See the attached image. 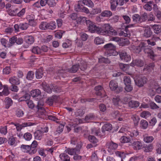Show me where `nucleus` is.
I'll use <instances>...</instances> for the list:
<instances>
[{
    "mask_svg": "<svg viewBox=\"0 0 161 161\" xmlns=\"http://www.w3.org/2000/svg\"><path fill=\"white\" fill-rule=\"evenodd\" d=\"M85 112L84 110L82 109H78L75 112V115L76 117L82 116L85 114Z\"/></svg>",
    "mask_w": 161,
    "mask_h": 161,
    "instance_id": "47",
    "label": "nucleus"
},
{
    "mask_svg": "<svg viewBox=\"0 0 161 161\" xmlns=\"http://www.w3.org/2000/svg\"><path fill=\"white\" fill-rule=\"evenodd\" d=\"M140 115L142 117L147 118L151 115V113L147 111H144Z\"/></svg>",
    "mask_w": 161,
    "mask_h": 161,
    "instance_id": "54",
    "label": "nucleus"
},
{
    "mask_svg": "<svg viewBox=\"0 0 161 161\" xmlns=\"http://www.w3.org/2000/svg\"><path fill=\"white\" fill-rule=\"evenodd\" d=\"M100 15L102 17H109L112 15V13L109 10H105L102 12Z\"/></svg>",
    "mask_w": 161,
    "mask_h": 161,
    "instance_id": "34",
    "label": "nucleus"
},
{
    "mask_svg": "<svg viewBox=\"0 0 161 161\" xmlns=\"http://www.w3.org/2000/svg\"><path fill=\"white\" fill-rule=\"evenodd\" d=\"M11 72V69L10 67L6 66L3 70V73L4 74L8 75Z\"/></svg>",
    "mask_w": 161,
    "mask_h": 161,
    "instance_id": "60",
    "label": "nucleus"
},
{
    "mask_svg": "<svg viewBox=\"0 0 161 161\" xmlns=\"http://www.w3.org/2000/svg\"><path fill=\"white\" fill-rule=\"evenodd\" d=\"M152 28L155 33L158 34L161 32V26L159 25H154Z\"/></svg>",
    "mask_w": 161,
    "mask_h": 161,
    "instance_id": "37",
    "label": "nucleus"
},
{
    "mask_svg": "<svg viewBox=\"0 0 161 161\" xmlns=\"http://www.w3.org/2000/svg\"><path fill=\"white\" fill-rule=\"evenodd\" d=\"M109 87L112 91H115L118 87V85L116 81L114 80H111L109 83Z\"/></svg>",
    "mask_w": 161,
    "mask_h": 161,
    "instance_id": "18",
    "label": "nucleus"
},
{
    "mask_svg": "<svg viewBox=\"0 0 161 161\" xmlns=\"http://www.w3.org/2000/svg\"><path fill=\"white\" fill-rule=\"evenodd\" d=\"M144 44V42H141L139 46L135 47L134 48V52L136 53H139L141 51L143 50Z\"/></svg>",
    "mask_w": 161,
    "mask_h": 161,
    "instance_id": "29",
    "label": "nucleus"
},
{
    "mask_svg": "<svg viewBox=\"0 0 161 161\" xmlns=\"http://www.w3.org/2000/svg\"><path fill=\"white\" fill-rule=\"evenodd\" d=\"M20 149L23 152L29 153L30 154H31L30 152L31 147H30V145L22 144L21 146Z\"/></svg>",
    "mask_w": 161,
    "mask_h": 161,
    "instance_id": "22",
    "label": "nucleus"
},
{
    "mask_svg": "<svg viewBox=\"0 0 161 161\" xmlns=\"http://www.w3.org/2000/svg\"><path fill=\"white\" fill-rule=\"evenodd\" d=\"M42 86L43 90L48 93H51L53 89V85L50 84V85L45 82L42 83Z\"/></svg>",
    "mask_w": 161,
    "mask_h": 161,
    "instance_id": "14",
    "label": "nucleus"
},
{
    "mask_svg": "<svg viewBox=\"0 0 161 161\" xmlns=\"http://www.w3.org/2000/svg\"><path fill=\"white\" fill-rule=\"evenodd\" d=\"M41 92L38 89L32 90L30 92L31 96L37 100H39L41 99Z\"/></svg>",
    "mask_w": 161,
    "mask_h": 161,
    "instance_id": "8",
    "label": "nucleus"
},
{
    "mask_svg": "<svg viewBox=\"0 0 161 161\" xmlns=\"http://www.w3.org/2000/svg\"><path fill=\"white\" fill-rule=\"evenodd\" d=\"M91 134L92 135L100 136H103V133L100 134L99 128L95 127L91 129Z\"/></svg>",
    "mask_w": 161,
    "mask_h": 161,
    "instance_id": "31",
    "label": "nucleus"
},
{
    "mask_svg": "<svg viewBox=\"0 0 161 161\" xmlns=\"http://www.w3.org/2000/svg\"><path fill=\"white\" fill-rule=\"evenodd\" d=\"M34 124L33 123L31 122H28L23 123L21 125H19V124L15 125L16 126L17 130L19 131H20L23 127L31 126Z\"/></svg>",
    "mask_w": 161,
    "mask_h": 161,
    "instance_id": "15",
    "label": "nucleus"
},
{
    "mask_svg": "<svg viewBox=\"0 0 161 161\" xmlns=\"http://www.w3.org/2000/svg\"><path fill=\"white\" fill-rule=\"evenodd\" d=\"M120 141L122 143H132L130 138L128 136H123L120 139Z\"/></svg>",
    "mask_w": 161,
    "mask_h": 161,
    "instance_id": "41",
    "label": "nucleus"
},
{
    "mask_svg": "<svg viewBox=\"0 0 161 161\" xmlns=\"http://www.w3.org/2000/svg\"><path fill=\"white\" fill-rule=\"evenodd\" d=\"M56 27V24L54 21H51L49 22H42L39 25V27L42 30L47 29L53 30Z\"/></svg>",
    "mask_w": 161,
    "mask_h": 161,
    "instance_id": "2",
    "label": "nucleus"
},
{
    "mask_svg": "<svg viewBox=\"0 0 161 161\" xmlns=\"http://www.w3.org/2000/svg\"><path fill=\"white\" fill-rule=\"evenodd\" d=\"M24 114L23 111L21 109H18L16 111V115L18 117H22Z\"/></svg>",
    "mask_w": 161,
    "mask_h": 161,
    "instance_id": "62",
    "label": "nucleus"
},
{
    "mask_svg": "<svg viewBox=\"0 0 161 161\" xmlns=\"http://www.w3.org/2000/svg\"><path fill=\"white\" fill-rule=\"evenodd\" d=\"M133 21L136 23H140V15L138 14H134L132 17Z\"/></svg>",
    "mask_w": 161,
    "mask_h": 161,
    "instance_id": "52",
    "label": "nucleus"
},
{
    "mask_svg": "<svg viewBox=\"0 0 161 161\" xmlns=\"http://www.w3.org/2000/svg\"><path fill=\"white\" fill-rule=\"evenodd\" d=\"M81 147V145L80 144H78L75 148H68L67 149V152L70 155H73L74 154H78L80 153V149Z\"/></svg>",
    "mask_w": 161,
    "mask_h": 161,
    "instance_id": "7",
    "label": "nucleus"
},
{
    "mask_svg": "<svg viewBox=\"0 0 161 161\" xmlns=\"http://www.w3.org/2000/svg\"><path fill=\"white\" fill-rule=\"evenodd\" d=\"M132 64L134 66H136L138 67H142L144 65V62L140 59H136L133 61Z\"/></svg>",
    "mask_w": 161,
    "mask_h": 161,
    "instance_id": "27",
    "label": "nucleus"
},
{
    "mask_svg": "<svg viewBox=\"0 0 161 161\" xmlns=\"http://www.w3.org/2000/svg\"><path fill=\"white\" fill-rule=\"evenodd\" d=\"M112 128V125L109 123L105 124L102 127V130L103 135H105V132L106 131H109Z\"/></svg>",
    "mask_w": 161,
    "mask_h": 161,
    "instance_id": "17",
    "label": "nucleus"
},
{
    "mask_svg": "<svg viewBox=\"0 0 161 161\" xmlns=\"http://www.w3.org/2000/svg\"><path fill=\"white\" fill-rule=\"evenodd\" d=\"M95 115L92 114H90L86 115L85 119V121L87 122L93 120L95 118Z\"/></svg>",
    "mask_w": 161,
    "mask_h": 161,
    "instance_id": "44",
    "label": "nucleus"
},
{
    "mask_svg": "<svg viewBox=\"0 0 161 161\" xmlns=\"http://www.w3.org/2000/svg\"><path fill=\"white\" fill-rule=\"evenodd\" d=\"M111 9L112 11H115L117 5H118L116 0H110Z\"/></svg>",
    "mask_w": 161,
    "mask_h": 161,
    "instance_id": "36",
    "label": "nucleus"
},
{
    "mask_svg": "<svg viewBox=\"0 0 161 161\" xmlns=\"http://www.w3.org/2000/svg\"><path fill=\"white\" fill-rule=\"evenodd\" d=\"M155 66L154 63H151L149 64L148 65H145L143 69V71H146L149 72L151 71Z\"/></svg>",
    "mask_w": 161,
    "mask_h": 161,
    "instance_id": "33",
    "label": "nucleus"
},
{
    "mask_svg": "<svg viewBox=\"0 0 161 161\" xmlns=\"http://www.w3.org/2000/svg\"><path fill=\"white\" fill-rule=\"evenodd\" d=\"M80 69L82 71H84L87 68V65L85 62L83 61L82 62L80 65H79Z\"/></svg>",
    "mask_w": 161,
    "mask_h": 161,
    "instance_id": "57",
    "label": "nucleus"
},
{
    "mask_svg": "<svg viewBox=\"0 0 161 161\" xmlns=\"http://www.w3.org/2000/svg\"><path fill=\"white\" fill-rule=\"evenodd\" d=\"M129 106L131 108H135L139 106L140 103L137 101L131 100L128 103Z\"/></svg>",
    "mask_w": 161,
    "mask_h": 161,
    "instance_id": "24",
    "label": "nucleus"
},
{
    "mask_svg": "<svg viewBox=\"0 0 161 161\" xmlns=\"http://www.w3.org/2000/svg\"><path fill=\"white\" fill-rule=\"evenodd\" d=\"M3 88L4 89L2 93L5 96H7L9 94L8 87L7 85H4Z\"/></svg>",
    "mask_w": 161,
    "mask_h": 161,
    "instance_id": "64",
    "label": "nucleus"
},
{
    "mask_svg": "<svg viewBox=\"0 0 161 161\" xmlns=\"http://www.w3.org/2000/svg\"><path fill=\"white\" fill-rule=\"evenodd\" d=\"M131 143L133 148L135 150H139L142 148L143 145L142 143L140 141L134 142Z\"/></svg>",
    "mask_w": 161,
    "mask_h": 161,
    "instance_id": "16",
    "label": "nucleus"
},
{
    "mask_svg": "<svg viewBox=\"0 0 161 161\" xmlns=\"http://www.w3.org/2000/svg\"><path fill=\"white\" fill-rule=\"evenodd\" d=\"M59 158L61 161H71L70 157L66 153H61L59 155Z\"/></svg>",
    "mask_w": 161,
    "mask_h": 161,
    "instance_id": "28",
    "label": "nucleus"
},
{
    "mask_svg": "<svg viewBox=\"0 0 161 161\" xmlns=\"http://www.w3.org/2000/svg\"><path fill=\"white\" fill-rule=\"evenodd\" d=\"M31 51L32 53L37 54H39L42 53L41 48L38 46L33 47L31 50Z\"/></svg>",
    "mask_w": 161,
    "mask_h": 161,
    "instance_id": "38",
    "label": "nucleus"
},
{
    "mask_svg": "<svg viewBox=\"0 0 161 161\" xmlns=\"http://www.w3.org/2000/svg\"><path fill=\"white\" fill-rule=\"evenodd\" d=\"M143 151L146 153L150 152L153 150V147L152 144H149V145L144 144L142 147Z\"/></svg>",
    "mask_w": 161,
    "mask_h": 161,
    "instance_id": "21",
    "label": "nucleus"
},
{
    "mask_svg": "<svg viewBox=\"0 0 161 161\" xmlns=\"http://www.w3.org/2000/svg\"><path fill=\"white\" fill-rule=\"evenodd\" d=\"M154 140L153 137L152 136L145 135L143 136V141L146 143L151 142Z\"/></svg>",
    "mask_w": 161,
    "mask_h": 161,
    "instance_id": "32",
    "label": "nucleus"
},
{
    "mask_svg": "<svg viewBox=\"0 0 161 161\" xmlns=\"http://www.w3.org/2000/svg\"><path fill=\"white\" fill-rule=\"evenodd\" d=\"M101 12V9L100 8H96L93 9L91 11V14L93 15H95L98 13H100Z\"/></svg>",
    "mask_w": 161,
    "mask_h": 161,
    "instance_id": "59",
    "label": "nucleus"
},
{
    "mask_svg": "<svg viewBox=\"0 0 161 161\" xmlns=\"http://www.w3.org/2000/svg\"><path fill=\"white\" fill-rule=\"evenodd\" d=\"M110 28V25L109 24H105L101 27H98L97 30V33L102 35H107L108 29Z\"/></svg>",
    "mask_w": 161,
    "mask_h": 161,
    "instance_id": "3",
    "label": "nucleus"
},
{
    "mask_svg": "<svg viewBox=\"0 0 161 161\" xmlns=\"http://www.w3.org/2000/svg\"><path fill=\"white\" fill-rule=\"evenodd\" d=\"M37 145V143L36 141H34L31 144L30 147H31V151L30 153L31 154L35 153L37 149L36 147Z\"/></svg>",
    "mask_w": 161,
    "mask_h": 161,
    "instance_id": "23",
    "label": "nucleus"
},
{
    "mask_svg": "<svg viewBox=\"0 0 161 161\" xmlns=\"http://www.w3.org/2000/svg\"><path fill=\"white\" fill-rule=\"evenodd\" d=\"M20 29L23 30H26L29 27L28 24L26 23H21L19 24Z\"/></svg>",
    "mask_w": 161,
    "mask_h": 161,
    "instance_id": "55",
    "label": "nucleus"
},
{
    "mask_svg": "<svg viewBox=\"0 0 161 161\" xmlns=\"http://www.w3.org/2000/svg\"><path fill=\"white\" fill-rule=\"evenodd\" d=\"M148 19V16L146 13H144L140 16V23L142 22H144Z\"/></svg>",
    "mask_w": 161,
    "mask_h": 161,
    "instance_id": "39",
    "label": "nucleus"
},
{
    "mask_svg": "<svg viewBox=\"0 0 161 161\" xmlns=\"http://www.w3.org/2000/svg\"><path fill=\"white\" fill-rule=\"evenodd\" d=\"M24 137L25 140L30 141L32 138V135L30 133L27 132L24 135Z\"/></svg>",
    "mask_w": 161,
    "mask_h": 161,
    "instance_id": "63",
    "label": "nucleus"
},
{
    "mask_svg": "<svg viewBox=\"0 0 161 161\" xmlns=\"http://www.w3.org/2000/svg\"><path fill=\"white\" fill-rule=\"evenodd\" d=\"M64 32L63 31H59L55 34V37L58 39H61L63 33Z\"/></svg>",
    "mask_w": 161,
    "mask_h": 161,
    "instance_id": "61",
    "label": "nucleus"
},
{
    "mask_svg": "<svg viewBox=\"0 0 161 161\" xmlns=\"http://www.w3.org/2000/svg\"><path fill=\"white\" fill-rule=\"evenodd\" d=\"M147 79L145 77L142 78L138 77L134 79L135 84L139 87H142L146 83Z\"/></svg>",
    "mask_w": 161,
    "mask_h": 161,
    "instance_id": "10",
    "label": "nucleus"
},
{
    "mask_svg": "<svg viewBox=\"0 0 161 161\" xmlns=\"http://www.w3.org/2000/svg\"><path fill=\"white\" fill-rule=\"evenodd\" d=\"M9 81L12 85H19L20 83V80L15 77L10 78Z\"/></svg>",
    "mask_w": 161,
    "mask_h": 161,
    "instance_id": "30",
    "label": "nucleus"
},
{
    "mask_svg": "<svg viewBox=\"0 0 161 161\" xmlns=\"http://www.w3.org/2000/svg\"><path fill=\"white\" fill-rule=\"evenodd\" d=\"M25 41L28 45H30L33 43L34 41V37L32 36H26L25 37Z\"/></svg>",
    "mask_w": 161,
    "mask_h": 161,
    "instance_id": "25",
    "label": "nucleus"
},
{
    "mask_svg": "<svg viewBox=\"0 0 161 161\" xmlns=\"http://www.w3.org/2000/svg\"><path fill=\"white\" fill-rule=\"evenodd\" d=\"M94 42L97 45L100 44L104 42V40L98 37H96L94 39Z\"/></svg>",
    "mask_w": 161,
    "mask_h": 161,
    "instance_id": "56",
    "label": "nucleus"
},
{
    "mask_svg": "<svg viewBox=\"0 0 161 161\" xmlns=\"http://www.w3.org/2000/svg\"><path fill=\"white\" fill-rule=\"evenodd\" d=\"M106 147L108 149V150L109 152L112 150H115L118 147L117 144L111 141L107 142L106 144Z\"/></svg>",
    "mask_w": 161,
    "mask_h": 161,
    "instance_id": "9",
    "label": "nucleus"
},
{
    "mask_svg": "<svg viewBox=\"0 0 161 161\" xmlns=\"http://www.w3.org/2000/svg\"><path fill=\"white\" fill-rule=\"evenodd\" d=\"M8 144L10 146L16 145V138L13 136L10 137L8 141Z\"/></svg>",
    "mask_w": 161,
    "mask_h": 161,
    "instance_id": "42",
    "label": "nucleus"
},
{
    "mask_svg": "<svg viewBox=\"0 0 161 161\" xmlns=\"http://www.w3.org/2000/svg\"><path fill=\"white\" fill-rule=\"evenodd\" d=\"M88 138L90 142L93 143L95 144L98 142V140L94 136L89 135Z\"/></svg>",
    "mask_w": 161,
    "mask_h": 161,
    "instance_id": "48",
    "label": "nucleus"
},
{
    "mask_svg": "<svg viewBox=\"0 0 161 161\" xmlns=\"http://www.w3.org/2000/svg\"><path fill=\"white\" fill-rule=\"evenodd\" d=\"M95 90L96 91V93L97 95L101 96L104 92L103 88L101 86H96L95 88Z\"/></svg>",
    "mask_w": 161,
    "mask_h": 161,
    "instance_id": "26",
    "label": "nucleus"
},
{
    "mask_svg": "<svg viewBox=\"0 0 161 161\" xmlns=\"http://www.w3.org/2000/svg\"><path fill=\"white\" fill-rule=\"evenodd\" d=\"M113 103L115 106H118L120 102V98L119 96H115L112 99Z\"/></svg>",
    "mask_w": 161,
    "mask_h": 161,
    "instance_id": "46",
    "label": "nucleus"
},
{
    "mask_svg": "<svg viewBox=\"0 0 161 161\" xmlns=\"http://www.w3.org/2000/svg\"><path fill=\"white\" fill-rule=\"evenodd\" d=\"M118 53L121 60L126 62H128L130 60L131 57L130 55L128 54L125 50H120Z\"/></svg>",
    "mask_w": 161,
    "mask_h": 161,
    "instance_id": "5",
    "label": "nucleus"
},
{
    "mask_svg": "<svg viewBox=\"0 0 161 161\" xmlns=\"http://www.w3.org/2000/svg\"><path fill=\"white\" fill-rule=\"evenodd\" d=\"M58 96L56 95H53L49 97L47 100L46 103L50 106H52L54 103H56L58 101Z\"/></svg>",
    "mask_w": 161,
    "mask_h": 161,
    "instance_id": "13",
    "label": "nucleus"
},
{
    "mask_svg": "<svg viewBox=\"0 0 161 161\" xmlns=\"http://www.w3.org/2000/svg\"><path fill=\"white\" fill-rule=\"evenodd\" d=\"M104 48L105 49V54L107 57L115 56L118 54V52L115 50L116 46L111 43L105 45Z\"/></svg>",
    "mask_w": 161,
    "mask_h": 161,
    "instance_id": "1",
    "label": "nucleus"
},
{
    "mask_svg": "<svg viewBox=\"0 0 161 161\" xmlns=\"http://www.w3.org/2000/svg\"><path fill=\"white\" fill-rule=\"evenodd\" d=\"M79 65L76 64L73 65L70 68L59 69L57 71V73L59 74H62L67 72H69L71 73L76 72L79 68Z\"/></svg>",
    "mask_w": 161,
    "mask_h": 161,
    "instance_id": "4",
    "label": "nucleus"
},
{
    "mask_svg": "<svg viewBox=\"0 0 161 161\" xmlns=\"http://www.w3.org/2000/svg\"><path fill=\"white\" fill-rule=\"evenodd\" d=\"M108 32H109V33H108L107 34V36H115L117 34V33L116 31L115 30L111 25L110 29H108Z\"/></svg>",
    "mask_w": 161,
    "mask_h": 161,
    "instance_id": "45",
    "label": "nucleus"
},
{
    "mask_svg": "<svg viewBox=\"0 0 161 161\" xmlns=\"http://www.w3.org/2000/svg\"><path fill=\"white\" fill-rule=\"evenodd\" d=\"M36 76L37 79H40L43 76V71L42 69H39L36 71Z\"/></svg>",
    "mask_w": 161,
    "mask_h": 161,
    "instance_id": "40",
    "label": "nucleus"
},
{
    "mask_svg": "<svg viewBox=\"0 0 161 161\" xmlns=\"http://www.w3.org/2000/svg\"><path fill=\"white\" fill-rule=\"evenodd\" d=\"M152 34V32L150 27H146L144 30L143 36L146 38L150 37Z\"/></svg>",
    "mask_w": 161,
    "mask_h": 161,
    "instance_id": "20",
    "label": "nucleus"
},
{
    "mask_svg": "<svg viewBox=\"0 0 161 161\" xmlns=\"http://www.w3.org/2000/svg\"><path fill=\"white\" fill-rule=\"evenodd\" d=\"M30 98V95L28 94H25L23 96L20 97L19 101V102H21L22 101H25L26 103V101H28L29 99Z\"/></svg>",
    "mask_w": 161,
    "mask_h": 161,
    "instance_id": "50",
    "label": "nucleus"
},
{
    "mask_svg": "<svg viewBox=\"0 0 161 161\" xmlns=\"http://www.w3.org/2000/svg\"><path fill=\"white\" fill-rule=\"evenodd\" d=\"M86 22L89 31L92 33L96 32L97 33V28H98L99 27L97 26L93 22L89 20H86Z\"/></svg>",
    "mask_w": 161,
    "mask_h": 161,
    "instance_id": "6",
    "label": "nucleus"
},
{
    "mask_svg": "<svg viewBox=\"0 0 161 161\" xmlns=\"http://www.w3.org/2000/svg\"><path fill=\"white\" fill-rule=\"evenodd\" d=\"M5 108L6 109L8 108L12 105L13 103L12 99L8 97L6 98L5 100Z\"/></svg>",
    "mask_w": 161,
    "mask_h": 161,
    "instance_id": "35",
    "label": "nucleus"
},
{
    "mask_svg": "<svg viewBox=\"0 0 161 161\" xmlns=\"http://www.w3.org/2000/svg\"><path fill=\"white\" fill-rule=\"evenodd\" d=\"M124 81L125 85L131 84V81L129 76H125L124 78Z\"/></svg>",
    "mask_w": 161,
    "mask_h": 161,
    "instance_id": "58",
    "label": "nucleus"
},
{
    "mask_svg": "<svg viewBox=\"0 0 161 161\" xmlns=\"http://www.w3.org/2000/svg\"><path fill=\"white\" fill-rule=\"evenodd\" d=\"M43 136V134L40 130H37L34 133L35 138L37 140H41Z\"/></svg>",
    "mask_w": 161,
    "mask_h": 161,
    "instance_id": "19",
    "label": "nucleus"
},
{
    "mask_svg": "<svg viewBox=\"0 0 161 161\" xmlns=\"http://www.w3.org/2000/svg\"><path fill=\"white\" fill-rule=\"evenodd\" d=\"M82 3L84 5L90 7H92L94 6V3L91 0H83Z\"/></svg>",
    "mask_w": 161,
    "mask_h": 161,
    "instance_id": "43",
    "label": "nucleus"
},
{
    "mask_svg": "<svg viewBox=\"0 0 161 161\" xmlns=\"http://www.w3.org/2000/svg\"><path fill=\"white\" fill-rule=\"evenodd\" d=\"M99 62L101 63L105 64H109L110 62V60L108 58L102 57L99 58Z\"/></svg>",
    "mask_w": 161,
    "mask_h": 161,
    "instance_id": "49",
    "label": "nucleus"
},
{
    "mask_svg": "<svg viewBox=\"0 0 161 161\" xmlns=\"http://www.w3.org/2000/svg\"><path fill=\"white\" fill-rule=\"evenodd\" d=\"M141 126L143 129H146L148 126V124L147 121L144 119L142 120L140 122Z\"/></svg>",
    "mask_w": 161,
    "mask_h": 161,
    "instance_id": "53",
    "label": "nucleus"
},
{
    "mask_svg": "<svg viewBox=\"0 0 161 161\" xmlns=\"http://www.w3.org/2000/svg\"><path fill=\"white\" fill-rule=\"evenodd\" d=\"M145 45V44L144 43L143 50L144 51L145 53L148 54V55L150 57V58L153 59L154 57V55L153 50L149 47L146 46Z\"/></svg>",
    "mask_w": 161,
    "mask_h": 161,
    "instance_id": "11",
    "label": "nucleus"
},
{
    "mask_svg": "<svg viewBox=\"0 0 161 161\" xmlns=\"http://www.w3.org/2000/svg\"><path fill=\"white\" fill-rule=\"evenodd\" d=\"M34 77V73L31 71H29L27 75L26 78L29 80H32Z\"/></svg>",
    "mask_w": 161,
    "mask_h": 161,
    "instance_id": "51",
    "label": "nucleus"
},
{
    "mask_svg": "<svg viewBox=\"0 0 161 161\" xmlns=\"http://www.w3.org/2000/svg\"><path fill=\"white\" fill-rule=\"evenodd\" d=\"M44 105L43 103L41 101H39L37 103V106L38 112L41 115H45L46 112L44 108L43 107Z\"/></svg>",
    "mask_w": 161,
    "mask_h": 161,
    "instance_id": "12",
    "label": "nucleus"
}]
</instances>
